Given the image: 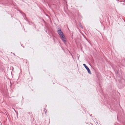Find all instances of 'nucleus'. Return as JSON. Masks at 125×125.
Returning <instances> with one entry per match:
<instances>
[{
	"mask_svg": "<svg viewBox=\"0 0 125 125\" xmlns=\"http://www.w3.org/2000/svg\"><path fill=\"white\" fill-rule=\"evenodd\" d=\"M57 32L61 38V39L62 41L64 43H65L66 41V39L63 32L61 31V29H60L59 30H58Z\"/></svg>",
	"mask_w": 125,
	"mask_h": 125,
	"instance_id": "f257e3e1",
	"label": "nucleus"
},
{
	"mask_svg": "<svg viewBox=\"0 0 125 125\" xmlns=\"http://www.w3.org/2000/svg\"><path fill=\"white\" fill-rule=\"evenodd\" d=\"M88 73L90 74H91V72L90 70V69H89L88 70H87Z\"/></svg>",
	"mask_w": 125,
	"mask_h": 125,
	"instance_id": "f03ea898",
	"label": "nucleus"
},
{
	"mask_svg": "<svg viewBox=\"0 0 125 125\" xmlns=\"http://www.w3.org/2000/svg\"><path fill=\"white\" fill-rule=\"evenodd\" d=\"M83 65L84 66V67H85V68H86V67H87V66H86V64H83Z\"/></svg>",
	"mask_w": 125,
	"mask_h": 125,
	"instance_id": "7ed1b4c3",
	"label": "nucleus"
},
{
	"mask_svg": "<svg viewBox=\"0 0 125 125\" xmlns=\"http://www.w3.org/2000/svg\"><path fill=\"white\" fill-rule=\"evenodd\" d=\"M87 70H88L89 69V68L87 66L86 68H85Z\"/></svg>",
	"mask_w": 125,
	"mask_h": 125,
	"instance_id": "20e7f679",
	"label": "nucleus"
},
{
	"mask_svg": "<svg viewBox=\"0 0 125 125\" xmlns=\"http://www.w3.org/2000/svg\"><path fill=\"white\" fill-rule=\"evenodd\" d=\"M45 113H46V112L47 111V110H46V111H45Z\"/></svg>",
	"mask_w": 125,
	"mask_h": 125,
	"instance_id": "39448f33",
	"label": "nucleus"
},
{
	"mask_svg": "<svg viewBox=\"0 0 125 125\" xmlns=\"http://www.w3.org/2000/svg\"><path fill=\"white\" fill-rule=\"evenodd\" d=\"M45 113H46V112L47 111V110H46V111H45Z\"/></svg>",
	"mask_w": 125,
	"mask_h": 125,
	"instance_id": "423d86ee",
	"label": "nucleus"
},
{
	"mask_svg": "<svg viewBox=\"0 0 125 125\" xmlns=\"http://www.w3.org/2000/svg\"><path fill=\"white\" fill-rule=\"evenodd\" d=\"M45 113H46V112L47 111V110H46V111H45Z\"/></svg>",
	"mask_w": 125,
	"mask_h": 125,
	"instance_id": "0eeeda50",
	"label": "nucleus"
}]
</instances>
